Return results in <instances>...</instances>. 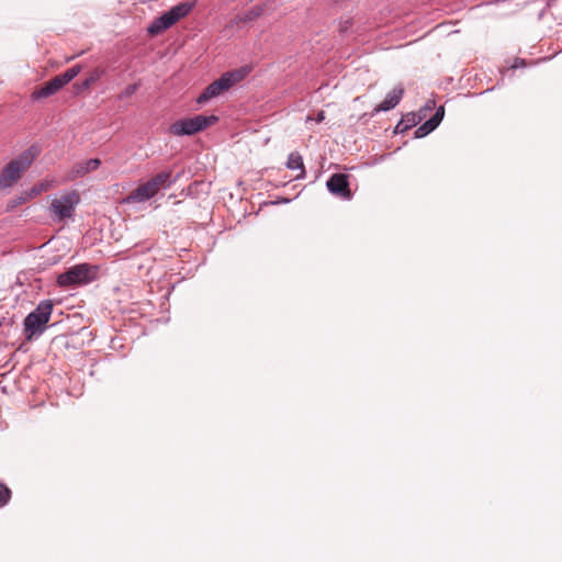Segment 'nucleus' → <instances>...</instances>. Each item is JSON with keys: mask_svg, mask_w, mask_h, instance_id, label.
Returning a JSON list of instances; mask_svg holds the SVG:
<instances>
[{"mask_svg": "<svg viewBox=\"0 0 562 562\" xmlns=\"http://www.w3.org/2000/svg\"><path fill=\"white\" fill-rule=\"evenodd\" d=\"M40 155L37 146H31L10 160L0 171V190L13 187Z\"/></svg>", "mask_w": 562, "mask_h": 562, "instance_id": "obj_1", "label": "nucleus"}, {"mask_svg": "<svg viewBox=\"0 0 562 562\" xmlns=\"http://www.w3.org/2000/svg\"><path fill=\"white\" fill-rule=\"evenodd\" d=\"M52 312V301L45 300L25 317L23 325L26 340H32L36 334L44 331L46 324L50 319Z\"/></svg>", "mask_w": 562, "mask_h": 562, "instance_id": "obj_2", "label": "nucleus"}, {"mask_svg": "<svg viewBox=\"0 0 562 562\" xmlns=\"http://www.w3.org/2000/svg\"><path fill=\"white\" fill-rule=\"evenodd\" d=\"M80 202V195L76 190L63 193L52 200L49 211L53 220L64 222L74 217L76 206Z\"/></svg>", "mask_w": 562, "mask_h": 562, "instance_id": "obj_3", "label": "nucleus"}, {"mask_svg": "<svg viewBox=\"0 0 562 562\" xmlns=\"http://www.w3.org/2000/svg\"><path fill=\"white\" fill-rule=\"evenodd\" d=\"M193 8V2H180L168 12L156 19L148 27L147 31L151 36H156L165 30L172 26L181 18H184Z\"/></svg>", "mask_w": 562, "mask_h": 562, "instance_id": "obj_4", "label": "nucleus"}, {"mask_svg": "<svg viewBox=\"0 0 562 562\" xmlns=\"http://www.w3.org/2000/svg\"><path fill=\"white\" fill-rule=\"evenodd\" d=\"M217 121L215 115H196L194 117L183 119L170 125L169 132L176 136L192 135Z\"/></svg>", "mask_w": 562, "mask_h": 562, "instance_id": "obj_5", "label": "nucleus"}, {"mask_svg": "<svg viewBox=\"0 0 562 562\" xmlns=\"http://www.w3.org/2000/svg\"><path fill=\"white\" fill-rule=\"evenodd\" d=\"M92 267L88 263L76 265L57 277V284L60 288H70L86 284L92 280Z\"/></svg>", "mask_w": 562, "mask_h": 562, "instance_id": "obj_6", "label": "nucleus"}, {"mask_svg": "<svg viewBox=\"0 0 562 562\" xmlns=\"http://www.w3.org/2000/svg\"><path fill=\"white\" fill-rule=\"evenodd\" d=\"M327 188L340 198L349 199L351 196L348 176L345 173H334L327 181Z\"/></svg>", "mask_w": 562, "mask_h": 562, "instance_id": "obj_7", "label": "nucleus"}, {"mask_svg": "<svg viewBox=\"0 0 562 562\" xmlns=\"http://www.w3.org/2000/svg\"><path fill=\"white\" fill-rule=\"evenodd\" d=\"M101 165L99 158H91L86 161L75 164L67 175V181H74L78 178H82L91 171L97 170Z\"/></svg>", "mask_w": 562, "mask_h": 562, "instance_id": "obj_8", "label": "nucleus"}, {"mask_svg": "<svg viewBox=\"0 0 562 562\" xmlns=\"http://www.w3.org/2000/svg\"><path fill=\"white\" fill-rule=\"evenodd\" d=\"M159 191L150 182V180L139 184L126 198L128 203H142L154 198Z\"/></svg>", "mask_w": 562, "mask_h": 562, "instance_id": "obj_9", "label": "nucleus"}, {"mask_svg": "<svg viewBox=\"0 0 562 562\" xmlns=\"http://www.w3.org/2000/svg\"><path fill=\"white\" fill-rule=\"evenodd\" d=\"M64 86H66V83L64 82L61 77L58 75V76L54 77L53 79H50L49 81H47L43 87H41L40 89L34 91L32 93V98L33 99L47 98V97L56 93Z\"/></svg>", "mask_w": 562, "mask_h": 562, "instance_id": "obj_10", "label": "nucleus"}, {"mask_svg": "<svg viewBox=\"0 0 562 562\" xmlns=\"http://www.w3.org/2000/svg\"><path fill=\"white\" fill-rule=\"evenodd\" d=\"M228 89V85L226 83L224 78L221 77L220 79L213 81L211 85L206 87V89L198 98V102L204 103L211 100L212 98L220 95L224 91H227Z\"/></svg>", "mask_w": 562, "mask_h": 562, "instance_id": "obj_11", "label": "nucleus"}, {"mask_svg": "<svg viewBox=\"0 0 562 562\" xmlns=\"http://www.w3.org/2000/svg\"><path fill=\"white\" fill-rule=\"evenodd\" d=\"M445 115V108L441 105L437 109L436 113L427 120L422 126L416 130V136L423 137L432 132L442 121Z\"/></svg>", "mask_w": 562, "mask_h": 562, "instance_id": "obj_12", "label": "nucleus"}, {"mask_svg": "<svg viewBox=\"0 0 562 562\" xmlns=\"http://www.w3.org/2000/svg\"><path fill=\"white\" fill-rule=\"evenodd\" d=\"M403 94H404L403 88L393 89L390 93H387L384 101L381 102L378 106H375L373 114L379 113L381 111H389V110L395 108L400 103Z\"/></svg>", "mask_w": 562, "mask_h": 562, "instance_id": "obj_13", "label": "nucleus"}, {"mask_svg": "<svg viewBox=\"0 0 562 562\" xmlns=\"http://www.w3.org/2000/svg\"><path fill=\"white\" fill-rule=\"evenodd\" d=\"M249 72L250 68L241 67L232 71H227L224 75H222V77L224 78L228 87L232 88L234 85L244 80Z\"/></svg>", "mask_w": 562, "mask_h": 562, "instance_id": "obj_14", "label": "nucleus"}, {"mask_svg": "<svg viewBox=\"0 0 562 562\" xmlns=\"http://www.w3.org/2000/svg\"><path fill=\"white\" fill-rule=\"evenodd\" d=\"M286 167L291 170H300V173L296 176V178H304L305 176V168L303 164L302 156L297 153H291L288 157Z\"/></svg>", "mask_w": 562, "mask_h": 562, "instance_id": "obj_15", "label": "nucleus"}, {"mask_svg": "<svg viewBox=\"0 0 562 562\" xmlns=\"http://www.w3.org/2000/svg\"><path fill=\"white\" fill-rule=\"evenodd\" d=\"M56 187V182L54 179H45L34 184L30 190H27L29 195H31L32 200L43 192H47L52 188Z\"/></svg>", "mask_w": 562, "mask_h": 562, "instance_id": "obj_16", "label": "nucleus"}, {"mask_svg": "<svg viewBox=\"0 0 562 562\" xmlns=\"http://www.w3.org/2000/svg\"><path fill=\"white\" fill-rule=\"evenodd\" d=\"M263 13V5L256 4L247 11H244L237 15L239 22H249L259 18Z\"/></svg>", "mask_w": 562, "mask_h": 562, "instance_id": "obj_17", "label": "nucleus"}, {"mask_svg": "<svg viewBox=\"0 0 562 562\" xmlns=\"http://www.w3.org/2000/svg\"><path fill=\"white\" fill-rule=\"evenodd\" d=\"M172 176L171 170L162 171L150 178V182L155 186V188L159 191L164 187H168L170 184V178Z\"/></svg>", "mask_w": 562, "mask_h": 562, "instance_id": "obj_18", "label": "nucleus"}, {"mask_svg": "<svg viewBox=\"0 0 562 562\" xmlns=\"http://www.w3.org/2000/svg\"><path fill=\"white\" fill-rule=\"evenodd\" d=\"M31 200H32L31 195H29L27 190H25V191L21 192L20 195L8 201L7 211H12L15 207H18L19 205H22Z\"/></svg>", "mask_w": 562, "mask_h": 562, "instance_id": "obj_19", "label": "nucleus"}, {"mask_svg": "<svg viewBox=\"0 0 562 562\" xmlns=\"http://www.w3.org/2000/svg\"><path fill=\"white\" fill-rule=\"evenodd\" d=\"M80 71V68L78 66L71 67L67 69L64 74H60L59 76L64 80V82L67 85L70 82Z\"/></svg>", "mask_w": 562, "mask_h": 562, "instance_id": "obj_20", "label": "nucleus"}, {"mask_svg": "<svg viewBox=\"0 0 562 562\" xmlns=\"http://www.w3.org/2000/svg\"><path fill=\"white\" fill-rule=\"evenodd\" d=\"M11 497V491L0 483V507L4 506Z\"/></svg>", "mask_w": 562, "mask_h": 562, "instance_id": "obj_21", "label": "nucleus"}, {"mask_svg": "<svg viewBox=\"0 0 562 562\" xmlns=\"http://www.w3.org/2000/svg\"><path fill=\"white\" fill-rule=\"evenodd\" d=\"M138 86L136 83H133V85H128L121 93V98H128L131 95H133L136 90H137Z\"/></svg>", "mask_w": 562, "mask_h": 562, "instance_id": "obj_22", "label": "nucleus"}, {"mask_svg": "<svg viewBox=\"0 0 562 562\" xmlns=\"http://www.w3.org/2000/svg\"><path fill=\"white\" fill-rule=\"evenodd\" d=\"M315 120H316V122H317V123L323 122V121L325 120V112H324V111H319V112L317 113V116H316V119H315Z\"/></svg>", "mask_w": 562, "mask_h": 562, "instance_id": "obj_23", "label": "nucleus"}, {"mask_svg": "<svg viewBox=\"0 0 562 562\" xmlns=\"http://www.w3.org/2000/svg\"><path fill=\"white\" fill-rule=\"evenodd\" d=\"M432 106H435V101L430 100L427 102L426 106L420 110V112L424 113L426 110H430Z\"/></svg>", "mask_w": 562, "mask_h": 562, "instance_id": "obj_24", "label": "nucleus"}, {"mask_svg": "<svg viewBox=\"0 0 562 562\" xmlns=\"http://www.w3.org/2000/svg\"><path fill=\"white\" fill-rule=\"evenodd\" d=\"M93 80H94V78H92V77H91L89 80H87V85H88L89 82L93 81Z\"/></svg>", "mask_w": 562, "mask_h": 562, "instance_id": "obj_25", "label": "nucleus"}]
</instances>
